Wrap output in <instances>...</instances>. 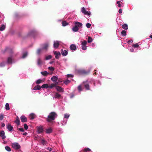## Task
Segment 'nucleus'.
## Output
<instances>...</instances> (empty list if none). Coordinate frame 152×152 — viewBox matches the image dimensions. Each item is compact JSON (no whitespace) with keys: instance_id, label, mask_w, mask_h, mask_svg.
I'll return each mask as SVG.
<instances>
[{"instance_id":"f257e3e1","label":"nucleus","mask_w":152,"mask_h":152,"mask_svg":"<svg viewBox=\"0 0 152 152\" xmlns=\"http://www.w3.org/2000/svg\"><path fill=\"white\" fill-rule=\"evenodd\" d=\"M84 87L87 90H91V88H94L96 83L97 86H100L102 85L101 82L99 80H95L93 78L89 79L86 81L83 82Z\"/></svg>"},{"instance_id":"f03ea898","label":"nucleus","mask_w":152,"mask_h":152,"mask_svg":"<svg viewBox=\"0 0 152 152\" xmlns=\"http://www.w3.org/2000/svg\"><path fill=\"white\" fill-rule=\"evenodd\" d=\"M6 52L10 54V56L7 58V63L4 61H3L0 63V67L4 66L6 63L8 64H11L13 63V52L11 48L9 47H7L4 50V53Z\"/></svg>"},{"instance_id":"7ed1b4c3","label":"nucleus","mask_w":152,"mask_h":152,"mask_svg":"<svg viewBox=\"0 0 152 152\" xmlns=\"http://www.w3.org/2000/svg\"><path fill=\"white\" fill-rule=\"evenodd\" d=\"M83 24L80 22L76 21L74 23V26L72 28V30L74 32H77L80 28H82Z\"/></svg>"},{"instance_id":"20e7f679","label":"nucleus","mask_w":152,"mask_h":152,"mask_svg":"<svg viewBox=\"0 0 152 152\" xmlns=\"http://www.w3.org/2000/svg\"><path fill=\"white\" fill-rule=\"evenodd\" d=\"M37 34V31L36 29L33 28L29 31L26 34V37H32L34 38Z\"/></svg>"},{"instance_id":"39448f33","label":"nucleus","mask_w":152,"mask_h":152,"mask_svg":"<svg viewBox=\"0 0 152 152\" xmlns=\"http://www.w3.org/2000/svg\"><path fill=\"white\" fill-rule=\"evenodd\" d=\"M57 116V115L55 112H51L48 116L47 121L48 122H50L52 121L55 119Z\"/></svg>"},{"instance_id":"423d86ee","label":"nucleus","mask_w":152,"mask_h":152,"mask_svg":"<svg viewBox=\"0 0 152 152\" xmlns=\"http://www.w3.org/2000/svg\"><path fill=\"white\" fill-rule=\"evenodd\" d=\"M12 146L15 150H19L20 149L21 146L19 144L16 142L12 143Z\"/></svg>"},{"instance_id":"0eeeda50","label":"nucleus","mask_w":152,"mask_h":152,"mask_svg":"<svg viewBox=\"0 0 152 152\" xmlns=\"http://www.w3.org/2000/svg\"><path fill=\"white\" fill-rule=\"evenodd\" d=\"M81 11L82 13L85 15L90 16L91 14V12L87 11L84 7L82 8Z\"/></svg>"},{"instance_id":"6e6552de","label":"nucleus","mask_w":152,"mask_h":152,"mask_svg":"<svg viewBox=\"0 0 152 152\" xmlns=\"http://www.w3.org/2000/svg\"><path fill=\"white\" fill-rule=\"evenodd\" d=\"M49 45L48 43L46 42L41 44L40 46L43 50H44L47 51L48 50Z\"/></svg>"},{"instance_id":"1a4fd4ad","label":"nucleus","mask_w":152,"mask_h":152,"mask_svg":"<svg viewBox=\"0 0 152 152\" xmlns=\"http://www.w3.org/2000/svg\"><path fill=\"white\" fill-rule=\"evenodd\" d=\"M87 42L86 41H84L81 42V45L82 46V49L83 50H86L87 49V46H86Z\"/></svg>"},{"instance_id":"9d476101","label":"nucleus","mask_w":152,"mask_h":152,"mask_svg":"<svg viewBox=\"0 0 152 152\" xmlns=\"http://www.w3.org/2000/svg\"><path fill=\"white\" fill-rule=\"evenodd\" d=\"M61 42V41H54L53 42V48L55 49L58 48Z\"/></svg>"},{"instance_id":"9b49d317","label":"nucleus","mask_w":152,"mask_h":152,"mask_svg":"<svg viewBox=\"0 0 152 152\" xmlns=\"http://www.w3.org/2000/svg\"><path fill=\"white\" fill-rule=\"evenodd\" d=\"M53 53L55 56V57L56 59H59L60 56H61V53L59 52H57V51H53Z\"/></svg>"},{"instance_id":"f8f14e48","label":"nucleus","mask_w":152,"mask_h":152,"mask_svg":"<svg viewBox=\"0 0 152 152\" xmlns=\"http://www.w3.org/2000/svg\"><path fill=\"white\" fill-rule=\"evenodd\" d=\"M0 137H1L3 140H4L6 138V136L5 135V132L4 131H1L0 132Z\"/></svg>"},{"instance_id":"ddd939ff","label":"nucleus","mask_w":152,"mask_h":152,"mask_svg":"<svg viewBox=\"0 0 152 152\" xmlns=\"http://www.w3.org/2000/svg\"><path fill=\"white\" fill-rule=\"evenodd\" d=\"M61 53L62 55L64 56H65L67 55L68 53L67 50L63 49H61Z\"/></svg>"},{"instance_id":"4468645a","label":"nucleus","mask_w":152,"mask_h":152,"mask_svg":"<svg viewBox=\"0 0 152 152\" xmlns=\"http://www.w3.org/2000/svg\"><path fill=\"white\" fill-rule=\"evenodd\" d=\"M70 48L72 51H75L77 49L76 46L75 44H72L70 46Z\"/></svg>"},{"instance_id":"2eb2a0df","label":"nucleus","mask_w":152,"mask_h":152,"mask_svg":"<svg viewBox=\"0 0 152 152\" xmlns=\"http://www.w3.org/2000/svg\"><path fill=\"white\" fill-rule=\"evenodd\" d=\"M20 118L21 121L22 122H26L27 121V118L24 115H22Z\"/></svg>"},{"instance_id":"dca6fc26","label":"nucleus","mask_w":152,"mask_h":152,"mask_svg":"<svg viewBox=\"0 0 152 152\" xmlns=\"http://www.w3.org/2000/svg\"><path fill=\"white\" fill-rule=\"evenodd\" d=\"M67 121L66 119L63 118V120L61 121V124L62 126H65L66 124Z\"/></svg>"},{"instance_id":"f3484780","label":"nucleus","mask_w":152,"mask_h":152,"mask_svg":"<svg viewBox=\"0 0 152 152\" xmlns=\"http://www.w3.org/2000/svg\"><path fill=\"white\" fill-rule=\"evenodd\" d=\"M94 72H95L94 74L95 75H98V76H99V77L102 78V74L100 73V72L99 71L97 70H95Z\"/></svg>"},{"instance_id":"a211bd4d","label":"nucleus","mask_w":152,"mask_h":152,"mask_svg":"<svg viewBox=\"0 0 152 152\" xmlns=\"http://www.w3.org/2000/svg\"><path fill=\"white\" fill-rule=\"evenodd\" d=\"M58 79V77L56 76H54L52 77L51 78V80L53 82H55V83H56V81Z\"/></svg>"},{"instance_id":"6ab92c4d","label":"nucleus","mask_w":152,"mask_h":152,"mask_svg":"<svg viewBox=\"0 0 152 152\" xmlns=\"http://www.w3.org/2000/svg\"><path fill=\"white\" fill-rule=\"evenodd\" d=\"M7 128L9 131H12L13 127L10 124H7Z\"/></svg>"},{"instance_id":"aec40b11","label":"nucleus","mask_w":152,"mask_h":152,"mask_svg":"<svg viewBox=\"0 0 152 152\" xmlns=\"http://www.w3.org/2000/svg\"><path fill=\"white\" fill-rule=\"evenodd\" d=\"M128 49L131 52H137V49H134L131 47H129Z\"/></svg>"},{"instance_id":"412c9836","label":"nucleus","mask_w":152,"mask_h":152,"mask_svg":"<svg viewBox=\"0 0 152 152\" xmlns=\"http://www.w3.org/2000/svg\"><path fill=\"white\" fill-rule=\"evenodd\" d=\"M36 117V115L34 113H32L29 114V117L30 119H33Z\"/></svg>"},{"instance_id":"4be33fe9","label":"nucleus","mask_w":152,"mask_h":152,"mask_svg":"<svg viewBox=\"0 0 152 152\" xmlns=\"http://www.w3.org/2000/svg\"><path fill=\"white\" fill-rule=\"evenodd\" d=\"M41 89V86L39 85H37L35 86L33 89L34 90H39Z\"/></svg>"},{"instance_id":"5701e85b","label":"nucleus","mask_w":152,"mask_h":152,"mask_svg":"<svg viewBox=\"0 0 152 152\" xmlns=\"http://www.w3.org/2000/svg\"><path fill=\"white\" fill-rule=\"evenodd\" d=\"M52 129L51 128H50L48 129H47L46 130V133L47 134H49L52 132Z\"/></svg>"},{"instance_id":"b1692460","label":"nucleus","mask_w":152,"mask_h":152,"mask_svg":"<svg viewBox=\"0 0 152 152\" xmlns=\"http://www.w3.org/2000/svg\"><path fill=\"white\" fill-rule=\"evenodd\" d=\"M56 89L58 91L60 92H63L64 91L63 88L59 86H57L56 88Z\"/></svg>"},{"instance_id":"393cba45","label":"nucleus","mask_w":152,"mask_h":152,"mask_svg":"<svg viewBox=\"0 0 152 152\" xmlns=\"http://www.w3.org/2000/svg\"><path fill=\"white\" fill-rule=\"evenodd\" d=\"M132 46L134 48H136H136H139L138 49H137V50H140L141 49V48L140 47H139V45L137 43H136L135 44H133L132 45Z\"/></svg>"},{"instance_id":"a878e982","label":"nucleus","mask_w":152,"mask_h":152,"mask_svg":"<svg viewBox=\"0 0 152 152\" xmlns=\"http://www.w3.org/2000/svg\"><path fill=\"white\" fill-rule=\"evenodd\" d=\"M43 130V129L42 127H39L37 129V131L39 133H42Z\"/></svg>"},{"instance_id":"bb28decb","label":"nucleus","mask_w":152,"mask_h":152,"mask_svg":"<svg viewBox=\"0 0 152 152\" xmlns=\"http://www.w3.org/2000/svg\"><path fill=\"white\" fill-rule=\"evenodd\" d=\"M42 50H43L41 48H38L36 52L37 54L38 55H40L41 53L42 52Z\"/></svg>"},{"instance_id":"cd10ccee","label":"nucleus","mask_w":152,"mask_h":152,"mask_svg":"<svg viewBox=\"0 0 152 152\" xmlns=\"http://www.w3.org/2000/svg\"><path fill=\"white\" fill-rule=\"evenodd\" d=\"M70 116V115L67 113H65L64 114V119H66L68 120V119L69 118Z\"/></svg>"},{"instance_id":"c85d7f7f","label":"nucleus","mask_w":152,"mask_h":152,"mask_svg":"<svg viewBox=\"0 0 152 152\" xmlns=\"http://www.w3.org/2000/svg\"><path fill=\"white\" fill-rule=\"evenodd\" d=\"M37 64L38 66H41L42 64V61L40 58H38L37 59Z\"/></svg>"},{"instance_id":"c756f323","label":"nucleus","mask_w":152,"mask_h":152,"mask_svg":"<svg viewBox=\"0 0 152 152\" xmlns=\"http://www.w3.org/2000/svg\"><path fill=\"white\" fill-rule=\"evenodd\" d=\"M41 74L44 76H47L48 74L49 73L46 71H42L41 72Z\"/></svg>"},{"instance_id":"7c9ffc66","label":"nucleus","mask_w":152,"mask_h":152,"mask_svg":"<svg viewBox=\"0 0 152 152\" xmlns=\"http://www.w3.org/2000/svg\"><path fill=\"white\" fill-rule=\"evenodd\" d=\"M78 72L81 74H85L87 73L84 70H80L78 71Z\"/></svg>"},{"instance_id":"2f4dec72","label":"nucleus","mask_w":152,"mask_h":152,"mask_svg":"<svg viewBox=\"0 0 152 152\" xmlns=\"http://www.w3.org/2000/svg\"><path fill=\"white\" fill-rule=\"evenodd\" d=\"M28 55V53L27 52H25L23 53L22 56L21 58H26L27 56Z\"/></svg>"},{"instance_id":"473e14b6","label":"nucleus","mask_w":152,"mask_h":152,"mask_svg":"<svg viewBox=\"0 0 152 152\" xmlns=\"http://www.w3.org/2000/svg\"><path fill=\"white\" fill-rule=\"evenodd\" d=\"M122 28L125 30H127L128 29V25L126 24H124L122 26Z\"/></svg>"},{"instance_id":"72a5a7b5","label":"nucleus","mask_w":152,"mask_h":152,"mask_svg":"<svg viewBox=\"0 0 152 152\" xmlns=\"http://www.w3.org/2000/svg\"><path fill=\"white\" fill-rule=\"evenodd\" d=\"M5 109L7 110H9L10 109L9 105L8 103H7L5 104Z\"/></svg>"},{"instance_id":"f704fd0d","label":"nucleus","mask_w":152,"mask_h":152,"mask_svg":"<svg viewBox=\"0 0 152 152\" xmlns=\"http://www.w3.org/2000/svg\"><path fill=\"white\" fill-rule=\"evenodd\" d=\"M15 122L18 125H19L20 124V121L18 118L16 119Z\"/></svg>"},{"instance_id":"c9c22d12","label":"nucleus","mask_w":152,"mask_h":152,"mask_svg":"<svg viewBox=\"0 0 152 152\" xmlns=\"http://www.w3.org/2000/svg\"><path fill=\"white\" fill-rule=\"evenodd\" d=\"M5 28V26L4 24L1 25L0 27V31H3Z\"/></svg>"},{"instance_id":"e433bc0d","label":"nucleus","mask_w":152,"mask_h":152,"mask_svg":"<svg viewBox=\"0 0 152 152\" xmlns=\"http://www.w3.org/2000/svg\"><path fill=\"white\" fill-rule=\"evenodd\" d=\"M5 149L7 151L10 152L11 151V149L8 146H7L5 147Z\"/></svg>"},{"instance_id":"4c0bfd02","label":"nucleus","mask_w":152,"mask_h":152,"mask_svg":"<svg viewBox=\"0 0 152 152\" xmlns=\"http://www.w3.org/2000/svg\"><path fill=\"white\" fill-rule=\"evenodd\" d=\"M62 26H65L69 24L68 23L66 22V21H63L62 22Z\"/></svg>"},{"instance_id":"58836bf2","label":"nucleus","mask_w":152,"mask_h":152,"mask_svg":"<svg viewBox=\"0 0 152 152\" xmlns=\"http://www.w3.org/2000/svg\"><path fill=\"white\" fill-rule=\"evenodd\" d=\"M42 82V80L41 79H39L35 81V83L37 85H39Z\"/></svg>"},{"instance_id":"ea45409f","label":"nucleus","mask_w":152,"mask_h":152,"mask_svg":"<svg viewBox=\"0 0 152 152\" xmlns=\"http://www.w3.org/2000/svg\"><path fill=\"white\" fill-rule=\"evenodd\" d=\"M121 34L123 36H125L126 35V31L124 30H122L121 32Z\"/></svg>"},{"instance_id":"a19ab883","label":"nucleus","mask_w":152,"mask_h":152,"mask_svg":"<svg viewBox=\"0 0 152 152\" xmlns=\"http://www.w3.org/2000/svg\"><path fill=\"white\" fill-rule=\"evenodd\" d=\"M41 88H48V85L47 84H44L42 85L41 86Z\"/></svg>"},{"instance_id":"79ce46f5","label":"nucleus","mask_w":152,"mask_h":152,"mask_svg":"<svg viewBox=\"0 0 152 152\" xmlns=\"http://www.w3.org/2000/svg\"><path fill=\"white\" fill-rule=\"evenodd\" d=\"M58 84V83L56 82V83H55V84H52L51 85L49 86L48 85V88H53L56 85Z\"/></svg>"},{"instance_id":"37998d69","label":"nucleus","mask_w":152,"mask_h":152,"mask_svg":"<svg viewBox=\"0 0 152 152\" xmlns=\"http://www.w3.org/2000/svg\"><path fill=\"white\" fill-rule=\"evenodd\" d=\"M78 90L79 92H80L82 91V88L81 85H79L77 87Z\"/></svg>"},{"instance_id":"c03bdc74","label":"nucleus","mask_w":152,"mask_h":152,"mask_svg":"<svg viewBox=\"0 0 152 152\" xmlns=\"http://www.w3.org/2000/svg\"><path fill=\"white\" fill-rule=\"evenodd\" d=\"M71 82V81L68 79H67L65 80L64 82V83L66 85H67L69 83Z\"/></svg>"},{"instance_id":"a18cd8bd","label":"nucleus","mask_w":152,"mask_h":152,"mask_svg":"<svg viewBox=\"0 0 152 152\" xmlns=\"http://www.w3.org/2000/svg\"><path fill=\"white\" fill-rule=\"evenodd\" d=\"M92 41L93 39L92 38L90 37H88V42L89 43H91L92 42Z\"/></svg>"},{"instance_id":"49530a36","label":"nucleus","mask_w":152,"mask_h":152,"mask_svg":"<svg viewBox=\"0 0 152 152\" xmlns=\"http://www.w3.org/2000/svg\"><path fill=\"white\" fill-rule=\"evenodd\" d=\"M52 58V56L51 55H49L45 57V60H48L51 59Z\"/></svg>"},{"instance_id":"de8ad7c7","label":"nucleus","mask_w":152,"mask_h":152,"mask_svg":"<svg viewBox=\"0 0 152 152\" xmlns=\"http://www.w3.org/2000/svg\"><path fill=\"white\" fill-rule=\"evenodd\" d=\"M84 151L85 152H87L91 151V150L89 148H86L84 149Z\"/></svg>"},{"instance_id":"09e8293b","label":"nucleus","mask_w":152,"mask_h":152,"mask_svg":"<svg viewBox=\"0 0 152 152\" xmlns=\"http://www.w3.org/2000/svg\"><path fill=\"white\" fill-rule=\"evenodd\" d=\"M55 96L56 98H59L61 96V95L60 94H59L58 93H56L55 94Z\"/></svg>"},{"instance_id":"8fccbe9b","label":"nucleus","mask_w":152,"mask_h":152,"mask_svg":"<svg viewBox=\"0 0 152 152\" xmlns=\"http://www.w3.org/2000/svg\"><path fill=\"white\" fill-rule=\"evenodd\" d=\"M91 26V24L88 23H86V27L88 28H89Z\"/></svg>"},{"instance_id":"3c124183","label":"nucleus","mask_w":152,"mask_h":152,"mask_svg":"<svg viewBox=\"0 0 152 152\" xmlns=\"http://www.w3.org/2000/svg\"><path fill=\"white\" fill-rule=\"evenodd\" d=\"M48 69H49V70H50V71H53L54 70V68L53 67H52V66L49 67L48 68Z\"/></svg>"},{"instance_id":"603ef678","label":"nucleus","mask_w":152,"mask_h":152,"mask_svg":"<svg viewBox=\"0 0 152 152\" xmlns=\"http://www.w3.org/2000/svg\"><path fill=\"white\" fill-rule=\"evenodd\" d=\"M73 75L72 74H67V77L68 78H73Z\"/></svg>"},{"instance_id":"864d4df0","label":"nucleus","mask_w":152,"mask_h":152,"mask_svg":"<svg viewBox=\"0 0 152 152\" xmlns=\"http://www.w3.org/2000/svg\"><path fill=\"white\" fill-rule=\"evenodd\" d=\"M24 127L26 130H27L28 128V127L27 124H25L24 125Z\"/></svg>"},{"instance_id":"5fc2aeb1","label":"nucleus","mask_w":152,"mask_h":152,"mask_svg":"<svg viewBox=\"0 0 152 152\" xmlns=\"http://www.w3.org/2000/svg\"><path fill=\"white\" fill-rule=\"evenodd\" d=\"M4 118V115L2 114H0V120H2Z\"/></svg>"},{"instance_id":"6e6d98bb","label":"nucleus","mask_w":152,"mask_h":152,"mask_svg":"<svg viewBox=\"0 0 152 152\" xmlns=\"http://www.w3.org/2000/svg\"><path fill=\"white\" fill-rule=\"evenodd\" d=\"M133 42L132 40L131 39L130 40L127 41V42L128 44H130Z\"/></svg>"},{"instance_id":"4d7b16f0","label":"nucleus","mask_w":152,"mask_h":152,"mask_svg":"<svg viewBox=\"0 0 152 152\" xmlns=\"http://www.w3.org/2000/svg\"><path fill=\"white\" fill-rule=\"evenodd\" d=\"M45 141L44 139H42L41 140V143L43 145L45 144Z\"/></svg>"},{"instance_id":"13d9d810","label":"nucleus","mask_w":152,"mask_h":152,"mask_svg":"<svg viewBox=\"0 0 152 152\" xmlns=\"http://www.w3.org/2000/svg\"><path fill=\"white\" fill-rule=\"evenodd\" d=\"M19 130L20 131L22 132H23L24 131V129L23 128H19Z\"/></svg>"},{"instance_id":"bf43d9fd","label":"nucleus","mask_w":152,"mask_h":152,"mask_svg":"<svg viewBox=\"0 0 152 152\" xmlns=\"http://www.w3.org/2000/svg\"><path fill=\"white\" fill-rule=\"evenodd\" d=\"M5 126V124L4 123H2L1 124V127H4Z\"/></svg>"},{"instance_id":"052dcab7","label":"nucleus","mask_w":152,"mask_h":152,"mask_svg":"<svg viewBox=\"0 0 152 152\" xmlns=\"http://www.w3.org/2000/svg\"><path fill=\"white\" fill-rule=\"evenodd\" d=\"M75 95L73 94H72L70 96V98L72 99V98H73L74 96Z\"/></svg>"},{"instance_id":"680f3d73","label":"nucleus","mask_w":152,"mask_h":152,"mask_svg":"<svg viewBox=\"0 0 152 152\" xmlns=\"http://www.w3.org/2000/svg\"><path fill=\"white\" fill-rule=\"evenodd\" d=\"M47 149L49 150L50 151H52V148H49V147H48V148H47Z\"/></svg>"},{"instance_id":"e2e57ef3","label":"nucleus","mask_w":152,"mask_h":152,"mask_svg":"<svg viewBox=\"0 0 152 152\" xmlns=\"http://www.w3.org/2000/svg\"><path fill=\"white\" fill-rule=\"evenodd\" d=\"M118 12L120 13V14H121L122 13V9H120L119 10H118Z\"/></svg>"},{"instance_id":"0e129e2a","label":"nucleus","mask_w":152,"mask_h":152,"mask_svg":"<svg viewBox=\"0 0 152 152\" xmlns=\"http://www.w3.org/2000/svg\"><path fill=\"white\" fill-rule=\"evenodd\" d=\"M91 46L92 47L94 48V47H95V44H94V43H92L91 44Z\"/></svg>"},{"instance_id":"69168bd1","label":"nucleus","mask_w":152,"mask_h":152,"mask_svg":"<svg viewBox=\"0 0 152 152\" xmlns=\"http://www.w3.org/2000/svg\"><path fill=\"white\" fill-rule=\"evenodd\" d=\"M54 62H55V61H50L49 62V64H52L53 63H54Z\"/></svg>"},{"instance_id":"338daca9","label":"nucleus","mask_w":152,"mask_h":152,"mask_svg":"<svg viewBox=\"0 0 152 152\" xmlns=\"http://www.w3.org/2000/svg\"><path fill=\"white\" fill-rule=\"evenodd\" d=\"M121 6H122V5H121V3H120L118 5V7H121Z\"/></svg>"},{"instance_id":"774afa93","label":"nucleus","mask_w":152,"mask_h":152,"mask_svg":"<svg viewBox=\"0 0 152 152\" xmlns=\"http://www.w3.org/2000/svg\"><path fill=\"white\" fill-rule=\"evenodd\" d=\"M56 63L58 65H60V62L57 61L56 62Z\"/></svg>"}]
</instances>
